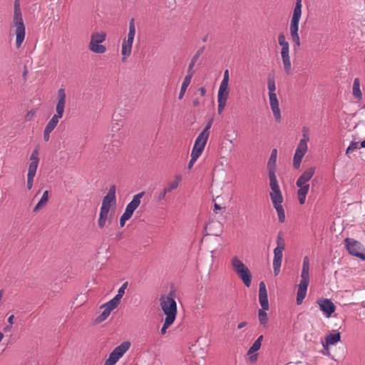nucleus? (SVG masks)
Instances as JSON below:
<instances>
[{
  "mask_svg": "<svg viewBox=\"0 0 365 365\" xmlns=\"http://www.w3.org/2000/svg\"><path fill=\"white\" fill-rule=\"evenodd\" d=\"M12 24V27L14 28V34L16 35V47L19 48L26 36V28L22 17L19 0L14 1Z\"/></svg>",
  "mask_w": 365,
  "mask_h": 365,
  "instance_id": "obj_1",
  "label": "nucleus"
},
{
  "mask_svg": "<svg viewBox=\"0 0 365 365\" xmlns=\"http://www.w3.org/2000/svg\"><path fill=\"white\" fill-rule=\"evenodd\" d=\"M302 0H296L292 16L289 24L290 38L293 43L294 50L299 48L301 45L299 35V24L302 16Z\"/></svg>",
  "mask_w": 365,
  "mask_h": 365,
  "instance_id": "obj_2",
  "label": "nucleus"
},
{
  "mask_svg": "<svg viewBox=\"0 0 365 365\" xmlns=\"http://www.w3.org/2000/svg\"><path fill=\"white\" fill-rule=\"evenodd\" d=\"M315 173V167L312 166L306 169L299 177L296 182V185L299 188L297 190L298 200L300 205L305 202L306 197L309 190V180Z\"/></svg>",
  "mask_w": 365,
  "mask_h": 365,
  "instance_id": "obj_3",
  "label": "nucleus"
},
{
  "mask_svg": "<svg viewBox=\"0 0 365 365\" xmlns=\"http://www.w3.org/2000/svg\"><path fill=\"white\" fill-rule=\"evenodd\" d=\"M309 259L308 257H304L303 259L302 269L301 272V281L298 285V290L297 294V304L298 305L303 302L306 297L307 287L309 284Z\"/></svg>",
  "mask_w": 365,
  "mask_h": 365,
  "instance_id": "obj_4",
  "label": "nucleus"
},
{
  "mask_svg": "<svg viewBox=\"0 0 365 365\" xmlns=\"http://www.w3.org/2000/svg\"><path fill=\"white\" fill-rule=\"evenodd\" d=\"M230 264L244 284L247 287H250L252 283V274L248 267L237 256H235L230 259Z\"/></svg>",
  "mask_w": 365,
  "mask_h": 365,
  "instance_id": "obj_5",
  "label": "nucleus"
},
{
  "mask_svg": "<svg viewBox=\"0 0 365 365\" xmlns=\"http://www.w3.org/2000/svg\"><path fill=\"white\" fill-rule=\"evenodd\" d=\"M160 305L165 315V319L175 321L177 315V304L173 294L169 293L168 295H162L160 298Z\"/></svg>",
  "mask_w": 365,
  "mask_h": 365,
  "instance_id": "obj_6",
  "label": "nucleus"
},
{
  "mask_svg": "<svg viewBox=\"0 0 365 365\" xmlns=\"http://www.w3.org/2000/svg\"><path fill=\"white\" fill-rule=\"evenodd\" d=\"M270 188L272 190L269 194L270 198L273 204V206L277 212L279 221L280 222H284L285 220V214L284 208L282 205L283 202V196L280 190L279 186L278 185L270 187Z\"/></svg>",
  "mask_w": 365,
  "mask_h": 365,
  "instance_id": "obj_7",
  "label": "nucleus"
},
{
  "mask_svg": "<svg viewBox=\"0 0 365 365\" xmlns=\"http://www.w3.org/2000/svg\"><path fill=\"white\" fill-rule=\"evenodd\" d=\"M106 33L104 31L93 32L91 34L88 44L89 50L95 53H104L106 51V47L101 43L106 41Z\"/></svg>",
  "mask_w": 365,
  "mask_h": 365,
  "instance_id": "obj_8",
  "label": "nucleus"
},
{
  "mask_svg": "<svg viewBox=\"0 0 365 365\" xmlns=\"http://www.w3.org/2000/svg\"><path fill=\"white\" fill-rule=\"evenodd\" d=\"M309 140V136L304 133L303 138L300 140L293 158V167L295 169H299L300 168L302 160L308 149L307 143Z\"/></svg>",
  "mask_w": 365,
  "mask_h": 365,
  "instance_id": "obj_9",
  "label": "nucleus"
},
{
  "mask_svg": "<svg viewBox=\"0 0 365 365\" xmlns=\"http://www.w3.org/2000/svg\"><path fill=\"white\" fill-rule=\"evenodd\" d=\"M130 342L124 341L116 346L109 354L104 365H115L117 361L126 353L130 347Z\"/></svg>",
  "mask_w": 365,
  "mask_h": 365,
  "instance_id": "obj_10",
  "label": "nucleus"
},
{
  "mask_svg": "<svg viewBox=\"0 0 365 365\" xmlns=\"http://www.w3.org/2000/svg\"><path fill=\"white\" fill-rule=\"evenodd\" d=\"M277 157V149H273L272 150L269 159L267 163V169L269 172V180L270 187L279 185L277 176L275 174Z\"/></svg>",
  "mask_w": 365,
  "mask_h": 365,
  "instance_id": "obj_11",
  "label": "nucleus"
},
{
  "mask_svg": "<svg viewBox=\"0 0 365 365\" xmlns=\"http://www.w3.org/2000/svg\"><path fill=\"white\" fill-rule=\"evenodd\" d=\"M345 246L351 255L356 256L365 260V253L360 252L361 243L351 238H346L344 240Z\"/></svg>",
  "mask_w": 365,
  "mask_h": 365,
  "instance_id": "obj_12",
  "label": "nucleus"
},
{
  "mask_svg": "<svg viewBox=\"0 0 365 365\" xmlns=\"http://www.w3.org/2000/svg\"><path fill=\"white\" fill-rule=\"evenodd\" d=\"M66 104V93L64 88H59L56 96V115L63 118Z\"/></svg>",
  "mask_w": 365,
  "mask_h": 365,
  "instance_id": "obj_13",
  "label": "nucleus"
},
{
  "mask_svg": "<svg viewBox=\"0 0 365 365\" xmlns=\"http://www.w3.org/2000/svg\"><path fill=\"white\" fill-rule=\"evenodd\" d=\"M145 192H139L135 195L133 200L129 202L125 210L124 214L128 215V217H131L134 211L138 208L140 204V200L144 196Z\"/></svg>",
  "mask_w": 365,
  "mask_h": 365,
  "instance_id": "obj_14",
  "label": "nucleus"
},
{
  "mask_svg": "<svg viewBox=\"0 0 365 365\" xmlns=\"http://www.w3.org/2000/svg\"><path fill=\"white\" fill-rule=\"evenodd\" d=\"M117 307H118V305L116 304H115L113 302H112L111 300L108 301L106 304H103L101 307V308L103 309V310L102 313L96 317V319L95 320L96 323H101V322L105 321L108 317L110 312L113 309H115Z\"/></svg>",
  "mask_w": 365,
  "mask_h": 365,
  "instance_id": "obj_15",
  "label": "nucleus"
},
{
  "mask_svg": "<svg viewBox=\"0 0 365 365\" xmlns=\"http://www.w3.org/2000/svg\"><path fill=\"white\" fill-rule=\"evenodd\" d=\"M317 304L320 309L324 312L327 317H330L335 312L336 307L329 299H320L317 300Z\"/></svg>",
  "mask_w": 365,
  "mask_h": 365,
  "instance_id": "obj_16",
  "label": "nucleus"
},
{
  "mask_svg": "<svg viewBox=\"0 0 365 365\" xmlns=\"http://www.w3.org/2000/svg\"><path fill=\"white\" fill-rule=\"evenodd\" d=\"M269 101L274 120L277 122L279 123L282 120V115L279 107V101L276 93H272L271 95H269Z\"/></svg>",
  "mask_w": 365,
  "mask_h": 365,
  "instance_id": "obj_17",
  "label": "nucleus"
},
{
  "mask_svg": "<svg viewBox=\"0 0 365 365\" xmlns=\"http://www.w3.org/2000/svg\"><path fill=\"white\" fill-rule=\"evenodd\" d=\"M281 56L285 73L287 75L291 74L292 64L289 57V46H282Z\"/></svg>",
  "mask_w": 365,
  "mask_h": 365,
  "instance_id": "obj_18",
  "label": "nucleus"
},
{
  "mask_svg": "<svg viewBox=\"0 0 365 365\" xmlns=\"http://www.w3.org/2000/svg\"><path fill=\"white\" fill-rule=\"evenodd\" d=\"M259 302L262 307L261 309L268 310L269 308L268 297H267V292L266 289V285L264 282H261L259 283Z\"/></svg>",
  "mask_w": 365,
  "mask_h": 365,
  "instance_id": "obj_19",
  "label": "nucleus"
},
{
  "mask_svg": "<svg viewBox=\"0 0 365 365\" xmlns=\"http://www.w3.org/2000/svg\"><path fill=\"white\" fill-rule=\"evenodd\" d=\"M115 203V187L113 185L110 187L108 192L103 197L102 202V206L101 208H104L106 210H110V207L111 204Z\"/></svg>",
  "mask_w": 365,
  "mask_h": 365,
  "instance_id": "obj_20",
  "label": "nucleus"
},
{
  "mask_svg": "<svg viewBox=\"0 0 365 365\" xmlns=\"http://www.w3.org/2000/svg\"><path fill=\"white\" fill-rule=\"evenodd\" d=\"M283 250H280V248H274V250L273 269L275 276L278 275L280 272Z\"/></svg>",
  "mask_w": 365,
  "mask_h": 365,
  "instance_id": "obj_21",
  "label": "nucleus"
},
{
  "mask_svg": "<svg viewBox=\"0 0 365 365\" xmlns=\"http://www.w3.org/2000/svg\"><path fill=\"white\" fill-rule=\"evenodd\" d=\"M212 120H210L208 121V123H207L205 128L197 137V138L195 141V143L205 146V145L207 142L209 135H210V129L212 127Z\"/></svg>",
  "mask_w": 365,
  "mask_h": 365,
  "instance_id": "obj_22",
  "label": "nucleus"
},
{
  "mask_svg": "<svg viewBox=\"0 0 365 365\" xmlns=\"http://www.w3.org/2000/svg\"><path fill=\"white\" fill-rule=\"evenodd\" d=\"M205 146L202 145L199 143L195 142L194 146L191 153V159L188 163V168L190 169L195 162L197 160V158L201 155L202 151L204 150Z\"/></svg>",
  "mask_w": 365,
  "mask_h": 365,
  "instance_id": "obj_23",
  "label": "nucleus"
},
{
  "mask_svg": "<svg viewBox=\"0 0 365 365\" xmlns=\"http://www.w3.org/2000/svg\"><path fill=\"white\" fill-rule=\"evenodd\" d=\"M133 41L124 38L122 43L121 54L123 55L122 61H125L126 58L131 54Z\"/></svg>",
  "mask_w": 365,
  "mask_h": 365,
  "instance_id": "obj_24",
  "label": "nucleus"
},
{
  "mask_svg": "<svg viewBox=\"0 0 365 365\" xmlns=\"http://www.w3.org/2000/svg\"><path fill=\"white\" fill-rule=\"evenodd\" d=\"M326 344H323L324 348H327L328 346L335 345L337 342L341 340V334L337 331H333L326 336Z\"/></svg>",
  "mask_w": 365,
  "mask_h": 365,
  "instance_id": "obj_25",
  "label": "nucleus"
},
{
  "mask_svg": "<svg viewBox=\"0 0 365 365\" xmlns=\"http://www.w3.org/2000/svg\"><path fill=\"white\" fill-rule=\"evenodd\" d=\"M352 95L358 101L361 100L362 93L360 89V81L358 78H355L352 86Z\"/></svg>",
  "mask_w": 365,
  "mask_h": 365,
  "instance_id": "obj_26",
  "label": "nucleus"
},
{
  "mask_svg": "<svg viewBox=\"0 0 365 365\" xmlns=\"http://www.w3.org/2000/svg\"><path fill=\"white\" fill-rule=\"evenodd\" d=\"M181 180H182L181 175H176L175 177V180L168 182L167 183L166 186L164 187V189L166 190L167 192H172L173 190L178 188Z\"/></svg>",
  "mask_w": 365,
  "mask_h": 365,
  "instance_id": "obj_27",
  "label": "nucleus"
},
{
  "mask_svg": "<svg viewBox=\"0 0 365 365\" xmlns=\"http://www.w3.org/2000/svg\"><path fill=\"white\" fill-rule=\"evenodd\" d=\"M128 282H124L122 286L118 289L117 294L110 299L112 302H113L115 304H116L118 306L119 305L120 302V299L123 297L125 294V290L128 287Z\"/></svg>",
  "mask_w": 365,
  "mask_h": 365,
  "instance_id": "obj_28",
  "label": "nucleus"
},
{
  "mask_svg": "<svg viewBox=\"0 0 365 365\" xmlns=\"http://www.w3.org/2000/svg\"><path fill=\"white\" fill-rule=\"evenodd\" d=\"M62 117L57 116V115L54 114L53 116L51 118V119L48 121V123L46 124L45 129L47 131L52 132L54 128L56 127L59 122V119H61Z\"/></svg>",
  "mask_w": 365,
  "mask_h": 365,
  "instance_id": "obj_29",
  "label": "nucleus"
},
{
  "mask_svg": "<svg viewBox=\"0 0 365 365\" xmlns=\"http://www.w3.org/2000/svg\"><path fill=\"white\" fill-rule=\"evenodd\" d=\"M361 148H365V140L361 141L360 143L359 142L352 141L347 148L346 154L349 155Z\"/></svg>",
  "mask_w": 365,
  "mask_h": 365,
  "instance_id": "obj_30",
  "label": "nucleus"
},
{
  "mask_svg": "<svg viewBox=\"0 0 365 365\" xmlns=\"http://www.w3.org/2000/svg\"><path fill=\"white\" fill-rule=\"evenodd\" d=\"M108 213H109V210H106L104 208H101L99 218L98 220V225L99 227L103 228L106 225V222L108 219Z\"/></svg>",
  "mask_w": 365,
  "mask_h": 365,
  "instance_id": "obj_31",
  "label": "nucleus"
},
{
  "mask_svg": "<svg viewBox=\"0 0 365 365\" xmlns=\"http://www.w3.org/2000/svg\"><path fill=\"white\" fill-rule=\"evenodd\" d=\"M48 200V191L46 190L43 193V195L39 200V202L37 203V205L35 206L34 209V212H36L37 210H40L43 206H44Z\"/></svg>",
  "mask_w": 365,
  "mask_h": 365,
  "instance_id": "obj_32",
  "label": "nucleus"
},
{
  "mask_svg": "<svg viewBox=\"0 0 365 365\" xmlns=\"http://www.w3.org/2000/svg\"><path fill=\"white\" fill-rule=\"evenodd\" d=\"M135 35V19L132 18L129 21V31L128 36L125 38L134 41Z\"/></svg>",
  "mask_w": 365,
  "mask_h": 365,
  "instance_id": "obj_33",
  "label": "nucleus"
},
{
  "mask_svg": "<svg viewBox=\"0 0 365 365\" xmlns=\"http://www.w3.org/2000/svg\"><path fill=\"white\" fill-rule=\"evenodd\" d=\"M191 81L190 76H185L181 86L180 91L178 96L179 99H182L185 95L187 88L190 85Z\"/></svg>",
  "mask_w": 365,
  "mask_h": 365,
  "instance_id": "obj_34",
  "label": "nucleus"
},
{
  "mask_svg": "<svg viewBox=\"0 0 365 365\" xmlns=\"http://www.w3.org/2000/svg\"><path fill=\"white\" fill-rule=\"evenodd\" d=\"M266 311L267 310L259 309L258 312L259 322L260 324L264 327H267L268 324V317Z\"/></svg>",
  "mask_w": 365,
  "mask_h": 365,
  "instance_id": "obj_35",
  "label": "nucleus"
},
{
  "mask_svg": "<svg viewBox=\"0 0 365 365\" xmlns=\"http://www.w3.org/2000/svg\"><path fill=\"white\" fill-rule=\"evenodd\" d=\"M195 309H201L205 307V297H201V294L196 296L195 299Z\"/></svg>",
  "mask_w": 365,
  "mask_h": 365,
  "instance_id": "obj_36",
  "label": "nucleus"
},
{
  "mask_svg": "<svg viewBox=\"0 0 365 365\" xmlns=\"http://www.w3.org/2000/svg\"><path fill=\"white\" fill-rule=\"evenodd\" d=\"M267 87L269 90V95L275 93L276 85L274 76H269L267 79Z\"/></svg>",
  "mask_w": 365,
  "mask_h": 365,
  "instance_id": "obj_37",
  "label": "nucleus"
},
{
  "mask_svg": "<svg viewBox=\"0 0 365 365\" xmlns=\"http://www.w3.org/2000/svg\"><path fill=\"white\" fill-rule=\"evenodd\" d=\"M230 91L229 90H225L221 93L220 91H218L217 93V101H224L227 103V98L229 97Z\"/></svg>",
  "mask_w": 365,
  "mask_h": 365,
  "instance_id": "obj_38",
  "label": "nucleus"
},
{
  "mask_svg": "<svg viewBox=\"0 0 365 365\" xmlns=\"http://www.w3.org/2000/svg\"><path fill=\"white\" fill-rule=\"evenodd\" d=\"M38 163L35 162H31L29 167V172L28 175H34L35 176L36 170L38 168Z\"/></svg>",
  "mask_w": 365,
  "mask_h": 365,
  "instance_id": "obj_39",
  "label": "nucleus"
},
{
  "mask_svg": "<svg viewBox=\"0 0 365 365\" xmlns=\"http://www.w3.org/2000/svg\"><path fill=\"white\" fill-rule=\"evenodd\" d=\"M174 322L175 321L165 319L163 325L160 329L161 334H165L167 331V329L173 324Z\"/></svg>",
  "mask_w": 365,
  "mask_h": 365,
  "instance_id": "obj_40",
  "label": "nucleus"
},
{
  "mask_svg": "<svg viewBox=\"0 0 365 365\" xmlns=\"http://www.w3.org/2000/svg\"><path fill=\"white\" fill-rule=\"evenodd\" d=\"M278 43L281 47L289 46V42L287 41L284 34H279L278 35Z\"/></svg>",
  "mask_w": 365,
  "mask_h": 365,
  "instance_id": "obj_41",
  "label": "nucleus"
},
{
  "mask_svg": "<svg viewBox=\"0 0 365 365\" xmlns=\"http://www.w3.org/2000/svg\"><path fill=\"white\" fill-rule=\"evenodd\" d=\"M261 347V345L260 344H259V342H256L255 341V342L253 343V344L251 346V347L249 349L248 351H247V354L248 355H251L254 353H255L256 351H257Z\"/></svg>",
  "mask_w": 365,
  "mask_h": 365,
  "instance_id": "obj_42",
  "label": "nucleus"
},
{
  "mask_svg": "<svg viewBox=\"0 0 365 365\" xmlns=\"http://www.w3.org/2000/svg\"><path fill=\"white\" fill-rule=\"evenodd\" d=\"M204 49H205V46H202V48L198 49L197 51L195 53V54L192 58L190 63H193V66H195L196 61H197V59L199 58L200 55L202 53Z\"/></svg>",
  "mask_w": 365,
  "mask_h": 365,
  "instance_id": "obj_43",
  "label": "nucleus"
},
{
  "mask_svg": "<svg viewBox=\"0 0 365 365\" xmlns=\"http://www.w3.org/2000/svg\"><path fill=\"white\" fill-rule=\"evenodd\" d=\"M167 193L168 192H166V190H165L164 188L162 189L161 190H160L155 195V198H156L157 201L160 202V201L163 200L165 198Z\"/></svg>",
  "mask_w": 365,
  "mask_h": 365,
  "instance_id": "obj_44",
  "label": "nucleus"
},
{
  "mask_svg": "<svg viewBox=\"0 0 365 365\" xmlns=\"http://www.w3.org/2000/svg\"><path fill=\"white\" fill-rule=\"evenodd\" d=\"M275 248H280V250H284L285 244L282 237L279 234L277 239V247Z\"/></svg>",
  "mask_w": 365,
  "mask_h": 365,
  "instance_id": "obj_45",
  "label": "nucleus"
},
{
  "mask_svg": "<svg viewBox=\"0 0 365 365\" xmlns=\"http://www.w3.org/2000/svg\"><path fill=\"white\" fill-rule=\"evenodd\" d=\"M225 90H229V81H226L225 79H222L218 91H220L221 93Z\"/></svg>",
  "mask_w": 365,
  "mask_h": 365,
  "instance_id": "obj_46",
  "label": "nucleus"
},
{
  "mask_svg": "<svg viewBox=\"0 0 365 365\" xmlns=\"http://www.w3.org/2000/svg\"><path fill=\"white\" fill-rule=\"evenodd\" d=\"M30 160L31 162H36L38 163L39 158H38V152L37 150H34L33 153H31L30 156Z\"/></svg>",
  "mask_w": 365,
  "mask_h": 365,
  "instance_id": "obj_47",
  "label": "nucleus"
},
{
  "mask_svg": "<svg viewBox=\"0 0 365 365\" xmlns=\"http://www.w3.org/2000/svg\"><path fill=\"white\" fill-rule=\"evenodd\" d=\"M218 106H217V112L219 114H221L224 110L227 103L224 101H217Z\"/></svg>",
  "mask_w": 365,
  "mask_h": 365,
  "instance_id": "obj_48",
  "label": "nucleus"
},
{
  "mask_svg": "<svg viewBox=\"0 0 365 365\" xmlns=\"http://www.w3.org/2000/svg\"><path fill=\"white\" fill-rule=\"evenodd\" d=\"M34 177L35 176L31 175H27V187L29 190H31L32 188Z\"/></svg>",
  "mask_w": 365,
  "mask_h": 365,
  "instance_id": "obj_49",
  "label": "nucleus"
},
{
  "mask_svg": "<svg viewBox=\"0 0 365 365\" xmlns=\"http://www.w3.org/2000/svg\"><path fill=\"white\" fill-rule=\"evenodd\" d=\"M130 219V217H128V215H125L124 213L122 215V216L120 217V225L121 227H123L125 224V222L127 220H128Z\"/></svg>",
  "mask_w": 365,
  "mask_h": 365,
  "instance_id": "obj_50",
  "label": "nucleus"
},
{
  "mask_svg": "<svg viewBox=\"0 0 365 365\" xmlns=\"http://www.w3.org/2000/svg\"><path fill=\"white\" fill-rule=\"evenodd\" d=\"M193 63H190L189 64V66H188V68H187V74L186 76H190V80L192 79V76H193V71H192V68H193Z\"/></svg>",
  "mask_w": 365,
  "mask_h": 365,
  "instance_id": "obj_51",
  "label": "nucleus"
},
{
  "mask_svg": "<svg viewBox=\"0 0 365 365\" xmlns=\"http://www.w3.org/2000/svg\"><path fill=\"white\" fill-rule=\"evenodd\" d=\"M51 132H49V131H47L46 130H44L43 131V140L45 141H48L49 139H50V134H51Z\"/></svg>",
  "mask_w": 365,
  "mask_h": 365,
  "instance_id": "obj_52",
  "label": "nucleus"
},
{
  "mask_svg": "<svg viewBox=\"0 0 365 365\" xmlns=\"http://www.w3.org/2000/svg\"><path fill=\"white\" fill-rule=\"evenodd\" d=\"M257 359V354H252L250 355V361L251 362H255Z\"/></svg>",
  "mask_w": 365,
  "mask_h": 365,
  "instance_id": "obj_53",
  "label": "nucleus"
},
{
  "mask_svg": "<svg viewBox=\"0 0 365 365\" xmlns=\"http://www.w3.org/2000/svg\"><path fill=\"white\" fill-rule=\"evenodd\" d=\"M34 115V112L30 111L26 115V119L27 120H30L33 115Z\"/></svg>",
  "mask_w": 365,
  "mask_h": 365,
  "instance_id": "obj_54",
  "label": "nucleus"
},
{
  "mask_svg": "<svg viewBox=\"0 0 365 365\" xmlns=\"http://www.w3.org/2000/svg\"><path fill=\"white\" fill-rule=\"evenodd\" d=\"M223 79H225L226 81H229V71L227 69L225 70L224 72Z\"/></svg>",
  "mask_w": 365,
  "mask_h": 365,
  "instance_id": "obj_55",
  "label": "nucleus"
},
{
  "mask_svg": "<svg viewBox=\"0 0 365 365\" xmlns=\"http://www.w3.org/2000/svg\"><path fill=\"white\" fill-rule=\"evenodd\" d=\"M198 91L200 92V95L202 96H204L205 95V93H206V90L205 88L203 87H200L199 89H198Z\"/></svg>",
  "mask_w": 365,
  "mask_h": 365,
  "instance_id": "obj_56",
  "label": "nucleus"
},
{
  "mask_svg": "<svg viewBox=\"0 0 365 365\" xmlns=\"http://www.w3.org/2000/svg\"><path fill=\"white\" fill-rule=\"evenodd\" d=\"M247 324V323L246 322H242L237 325V329H241L244 328Z\"/></svg>",
  "mask_w": 365,
  "mask_h": 365,
  "instance_id": "obj_57",
  "label": "nucleus"
},
{
  "mask_svg": "<svg viewBox=\"0 0 365 365\" xmlns=\"http://www.w3.org/2000/svg\"><path fill=\"white\" fill-rule=\"evenodd\" d=\"M14 315H11L8 318V322L9 323L10 325H12L14 324Z\"/></svg>",
  "mask_w": 365,
  "mask_h": 365,
  "instance_id": "obj_58",
  "label": "nucleus"
},
{
  "mask_svg": "<svg viewBox=\"0 0 365 365\" xmlns=\"http://www.w3.org/2000/svg\"><path fill=\"white\" fill-rule=\"evenodd\" d=\"M263 340V336L262 335H260L256 340L255 341L256 342H259V344H260V345H262V341Z\"/></svg>",
  "mask_w": 365,
  "mask_h": 365,
  "instance_id": "obj_59",
  "label": "nucleus"
},
{
  "mask_svg": "<svg viewBox=\"0 0 365 365\" xmlns=\"http://www.w3.org/2000/svg\"><path fill=\"white\" fill-rule=\"evenodd\" d=\"M192 104H193V106H194L195 107L198 106H199V104H200V101H199V100H198V99H195V100L193 101V102H192Z\"/></svg>",
  "mask_w": 365,
  "mask_h": 365,
  "instance_id": "obj_60",
  "label": "nucleus"
},
{
  "mask_svg": "<svg viewBox=\"0 0 365 365\" xmlns=\"http://www.w3.org/2000/svg\"><path fill=\"white\" fill-rule=\"evenodd\" d=\"M215 210H221V207H220L219 205H217V204H216V203H215Z\"/></svg>",
  "mask_w": 365,
  "mask_h": 365,
  "instance_id": "obj_61",
  "label": "nucleus"
},
{
  "mask_svg": "<svg viewBox=\"0 0 365 365\" xmlns=\"http://www.w3.org/2000/svg\"><path fill=\"white\" fill-rule=\"evenodd\" d=\"M4 334L1 332H0V341L2 340Z\"/></svg>",
  "mask_w": 365,
  "mask_h": 365,
  "instance_id": "obj_62",
  "label": "nucleus"
},
{
  "mask_svg": "<svg viewBox=\"0 0 365 365\" xmlns=\"http://www.w3.org/2000/svg\"><path fill=\"white\" fill-rule=\"evenodd\" d=\"M307 129L306 128H303V132H305V131H307Z\"/></svg>",
  "mask_w": 365,
  "mask_h": 365,
  "instance_id": "obj_63",
  "label": "nucleus"
},
{
  "mask_svg": "<svg viewBox=\"0 0 365 365\" xmlns=\"http://www.w3.org/2000/svg\"><path fill=\"white\" fill-rule=\"evenodd\" d=\"M9 329V327H5L4 330H5V331H6V330H7V329Z\"/></svg>",
  "mask_w": 365,
  "mask_h": 365,
  "instance_id": "obj_64",
  "label": "nucleus"
}]
</instances>
